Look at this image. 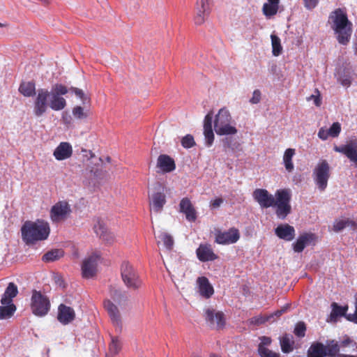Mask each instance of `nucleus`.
Instances as JSON below:
<instances>
[{
	"label": "nucleus",
	"instance_id": "nucleus-1",
	"mask_svg": "<svg viewBox=\"0 0 357 357\" xmlns=\"http://www.w3.org/2000/svg\"><path fill=\"white\" fill-rule=\"evenodd\" d=\"M329 20L332 22L331 27L337 35L338 43L347 45L352 33V23L349 20L347 13L341 8H337L330 14Z\"/></svg>",
	"mask_w": 357,
	"mask_h": 357
},
{
	"label": "nucleus",
	"instance_id": "nucleus-2",
	"mask_svg": "<svg viewBox=\"0 0 357 357\" xmlns=\"http://www.w3.org/2000/svg\"><path fill=\"white\" fill-rule=\"evenodd\" d=\"M50 228L44 220L26 221L21 228L22 238L26 245H33L44 241L49 236Z\"/></svg>",
	"mask_w": 357,
	"mask_h": 357
},
{
	"label": "nucleus",
	"instance_id": "nucleus-3",
	"mask_svg": "<svg viewBox=\"0 0 357 357\" xmlns=\"http://www.w3.org/2000/svg\"><path fill=\"white\" fill-rule=\"evenodd\" d=\"M51 303L49 297L44 293L36 289L31 291L30 309L36 317H43L50 310Z\"/></svg>",
	"mask_w": 357,
	"mask_h": 357
},
{
	"label": "nucleus",
	"instance_id": "nucleus-4",
	"mask_svg": "<svg viewBox=\"0 0 357 357\" xmlns=\"http://www.w3.org/2000/svg\"><path fill=\"white\" fill-rule=\"evenodd\" d=\"M232 119L226 108H222L216 114L214 121V128L218 135H236L238 132L235 126H231Z\"/></svg>",
	"mask_w": 357,
	"mask_h": 357
},
{
	"label": "nucleus",
	"instance_id": "nucleus-5",
	"mask_svg": "<svg viewBox=\"0 0 357 357\" xmlns=\"http://www.w3.org/2000/svg\"><path fill=\"white\" fill-rule=\"evenodd\" d=\"M121 275L124 284L131 291H136L142 285V281L137 271L128 261L122 263Z\"/></svg>",
	"mask_w": 357,
	"mask_h": 357
},
{
	"label": "nucleus",
	"instance_id": "nucleus-6",
	"mask_svg": "<svg viewBox=\"0 0 357 357\" xmlns=\"http://www.w3.org/2000/svg\"><path fill=\"white\" fill-rule=\"evenodd\" d=\"M275 195V214L278 218L284 220L291 211L290 191L288 189L278 190Z\"/></svg>",
	"mask_w": 357,
	"mask_h": 357
},
{
	"label": "nucleus",
	"instance_id": "nucleus-7",
	"mask_svg": "<svg viewBox=\"0 0 357 357\" xmlns=\"http://www.w3.org/2000/svg\"><path fill=\"white\" fill-rule=\"evenodd\" d=\"M330 177V166L326 160H321L313 170V178L318 188L323 191L328 185Z\"/></svg>",
	"mask_w": 357,
	"mask_h": 357
},
{
	"label": "nucleus",
	"instance_id": "nucleus-8",
	"mask_svg": "<svg viewBox=\"0 0 357 357\" xmlns=\"http://www.w3.org/2000/svg\"><path fill=\"white\" fill-rule=\"evenodd\" d=\"M50 92L46 89H39L33 101V112L36 117L42 116L47 110Z\"/></svg>",
	"mask_w": 357,
	"mask_h": 357
},
{
	"label": "nucleus",
	"instance_id": "nucleus-9",
	"mask_svg": "<svg viewBox=\"0 0 357 357\" xmlns=\"http://www.w3.org/2000/svg\"><path fill=\"white\" fill-rule=\"evenodd\" d=\"M239 230L236 227H231L227 231L215 229V243L219 245H229L236 243L240 238Z\"/></svg>",
	"mask_w": 357,
	"mask_h": 357
},
{
	"label": "nucleus",
	"instance_id": "nucleus-10",
	"mask_svg": "<svg viewBox=\"0 0 357 357\" xmlns=\"http://www.w3.org/2000/svg\"><path fill=\"white\" fill-rule=\"evenodd\" d=\"M70 205L66 202H59L50 210V218L52 222H59L65 220L70 213Z\"/></svg>",
	"mask_w": 357,
	"mask_h": 357
},
{
	"label": "nucleus",
	"instance_id": "nucleus-11",
	"mask_svg": "<svg viewBox=\"0 0 357 357\" xmlns=\"http://www.w3.org/2000/svg\"><path fill=\"white\" fill-rule=\"evenodd\" d=\"M252 197L255 201H256L261 208H268L273 207L274 205V197L270 194L266 189L257 188L253 191Z\"/></svg>",
	"mask_w": 357,
	"mask_h": 357
},
{
	"label": "nucleus",
	"instance_id": "nucleus-12",
	"mask_svg": "<svg viewBox=\"0 0 357 357\" xmlns=\"http://www.w3.org/2000/svg\"><path fill=\"white\" fill-rule=\"evenodd\" d=\"M333 150L344 155L351 162L357 165V139L351 140L344 145H335Z\"/></svg>",
	"mask_w": 357,
	"mask_h": 357
},
{
	"label": "nucleus",
	"instance_id": "nucleus-13",
	"mask_svg": "<svg viewBox=\"0 0 357 357\" xmlns=\"http://www.w3.org/2000/svg\"><path fill=\"white\" fill-rule=\"evenodd\" d=\"M205 319L210 327L215 329L222 328L225 324V315L222 312H215L213 309L205 310Z\"/></svg>",
	"mask_w": 357,
	"mask_h": 357
},
{
	"label": "nucleus",
	"instance_id": "nucleus-14",
	"mask_svg": "<svg viewBox=\"0 0 357 357\" xmlns=\"http://www.w3.org/2000/svg\"><path fill=\"white\" fill-rule=\"evenodd\" d=\"M99 259L100 255L98 254H93L83 261L82 265V273L83 278H91L96 275Z\"/></svg>",
	"mask_w": 357,
	"mask_h": 357
},
{
	"label": "nucleus",
	"instance_id": "nucleus-15",
	"mask_svg": "<svg viewBox=\"0 0 357 357\" xmlns=\"http://www.w3.org/2000/svg\"><path fill=\"white\" fill-rule=\"evenodd\" d=\"M166 204V196L160 185H158L157 191L150 197V208L155 213L161 212L164 205Z\"/></svg>",
	"mask_w": 357,
	"mask_h": 357
},
{
	"label": "nucleus",
	"instance_id": "nucleus-16",
	"mask_svg": "<svg viewBox=\"0 0 357 357\" xmlns=\"http://www.w3.org/2000/svg\"><path fill=\"white\" fill-rule=\"evenodd\" d=\"M210 13L208 0H197L195 6V23L197 25L202 24Z\"/></svg>",
	"mask_w": 357,
	"mask_h": 357
},
{
	"label": "nucleus",
	"instance_id": "nucleus-17",
	"mask_svg": "<svg viewBox=\"0 0 357 357\" xmlns=\"http://www.w3.org/2000/svg\"><path fill=\"white\" fill-rule=\"evenodd\" d=\"M104 307L107 312L113 325L119 331H121L122 328V321L121 314L117 306L110 300L107 299L104 301Z\"/></svg>",
	"mask_w": 357,
	"mask_h": 357
},
{
	"label": "nucleus",
	"instance_id": "nucleus-18",
	"mask_svg": "<svg viewBox=\"0 0 357 357\" xmlns=\"http://www.w3.org/2000/svg\"><path fill=\"white\" fill-rule=\"evenodd\" d=\"M196 255L202 262L212 261L218 258L209 243H201L196 250Z\"/></svg>",
	"mask_w": 357,
	"mask_h": 357
},
{
	"label": "nucleus",
	"instance_id": "nucleus-19",
	"mask_svg": "<svg viewBox=\"0 0 357 357\" xmlns=\"http://www.w3.org/2000/svg\"><path fill=\"white\" fill-rule=\"evenodd\" d=\"M93 229L96 234L107 243L112 244L114 241L115 236L114 234L107 230L105 223L99 218L96 219Z\"/></svg>",
	"mask_w": 357,
	"mask_h": 357
},
{
	"label": "nucleus",
	"instance_id": "nucleus-20",
	"mask_svg": "<svg viewBox=\"0 0 357 357\" xmlns=\"http://www.w3.org/2000/svg\"><path fill=\"white\" fill-rule=\"evenodd\" d=\"M316 235L312 233H303L301 234L295 243L292 244L295 252H301L305 248L316 241Z\"/></svg>",
	"mask_w": 357,
	"mask_h": 357
},
{
	"label": "nucleus",
	"instance_id": "nucleus-21",
	"mask_svg": "<svg viewBox=\"0 0 357 357\" xmlns=\"http://www.w3.org/2000/svg\"><path fill=\"white\" fill-rule=\"evenodd\" d=\"M75 318V310L64 304H60L58 307V321L63 325H67L72 322Z\"/></svg>",
	"mask_w": 357,
	"mask_h": 357
},
{
	"label": "nucleus",
	"instance_id": "nucleus-22",
	"mask_svg": "<svg viewBox=\"0 0 357 357\" xmlns=\"http://www.w3.org/2000/svg\"><path fill=\"white\" fill-rule=\"evenodd\" d=\"M331 312L327 319L328 322L336 323L340 317H344L347 319L349 315V314H347L349 310L348 305L341 306L337 303L333 302L331 305Z\"/></svg>",
	"mask_w": 357,
	"mask_h": 357
},
{
	"label": "nucleus",
	"instance_id": "nucleus-23",
	"mask_svg": "<svg viewBox=\"0 0 357 357\" xmlns=\"http://www.w3.org/2000/svg\"><path fill=\"white\" fill-rule=\"evenodd\" d=\"M179 211L185 214L186 219L190 222H195L197 219L196 210L188 197H184L181 200Z\"/></svg>",
	"mask_w": 357,
	"mask_h": 357
},
{
	"label": "nucleus",
	"instance_id": "nucleus-24",
	"mask_svg": "<svg viewBox=\"0 0 357 357\" xmlns=\"http://www.w3.org/2000/svg\"><path fill=\"white\" fill-rule=\"evenodd\" d=\"M156 167L163 173H169L176 169L174 160L168 155L161 154L157 159Z\"/></svg>",
	"mask_w": 357,
	"mask_h": 357
},
{
	"label": "nucleus",
	"instance_id": "nucleus-25",
	"mask_svg": "<svg viewBox=\"0 0 357 357\" xmlns=\"http://www.w3.org/2000/svg\"><path fill=\"white\" fill-rule=\"evenodd\" d=\"M73 155V147L69 142H61L54 149L53 155L57 160H64Z\"/></svg>",
	"mask_w": 357,
	"mask_h": 357
},
{
	"label": "nucleus",
	"instance_id": "nucleus-26",
	"mask_svg": "<svg viewBox=\"0 0 357 357\" xmlns=\"http://www.w3.org/2000/svg\"><path fill=\"white\" fill-rule=\"evenodd\" d=\"M275 233L278 238L287 241H291L295 237L294 227L288 224L278 225L275 229Z\"/></svg>",
	"mask_w": 357,
	"mask_h": 357
},
{
	"label": "nucleus",
	"instance_id": "nucleus-27",
	"mask_svg": "<svg viewBox=\"0 0 357 357\" xmlns=\"http://www.w3.org/2000/svg\"><path fill=\"white\" fill-rule=\"evenodd\" d=\"M326 356L330 357H357V356L340 354L342 349L341 341L338 343L335 340H331L325 346Z\"/></svg>",
	"mask_w": 357,
	"mask_h": 357
},
{
	"label": "nucleus",
	"instance_id": "nucleus-28",
	"mask_svg": "<svg viewBox=\"0 0 357 357\" xmlns=\"http://www.w3.org/2000/svg\"><path fill=\"white\" fill-rule=\"evenodd\" d=\"M199 294L206 298H209L214 293L212 285L209 283L207 278L204 276L197 278Z\"/></svg>",
	"mask_w": 357,
	"mask_h": 357
},
{
	"label": "nucleus",
	"instance_id": "nucleus-29",
	"mask_svg": "<svg viewBox=\"0 0 357 357\" xmlns=\"http://www.w3.org/2000/svg\"><path fill=\"white\" fill-rule=\"evenodd\" d=\"M18 294L17 286L14 282H9L1 298V305L13 303V300Z\"/></svg>",
	"mask_w": 357,
	"mask_h": 357
},
{
	"label": "nucleus",
	"instance_id": "nucleus-30",
	"mask_svg": "<svg viewBox=\"0 0 357 357\" xmlns=\"http://www.w3.org/2000/svg\"><path fill=\"white\" fill-rule=\"evenodd\" d=\"M279 3L280 0H268V2L263 5L264 15L267 17L276 15L279 9Z\"/></svg>",
	"mask_w": 357,
	"mask_h": 357
},
{
	"label": "nucleus",
	"instance_id": "nucleus-31",
	"mask_svg": "<svg viewBox=\"0 0 357 357\" xmlns=\"http://www.w3.org/2000/svg\"><path fill=\"white\" fill-rule=\"evenodd\" d=\"M19 92L24 97H32L35 96L37 92L36 91V84L34 82H22L19 86Z\"/></svg>",
	"mask_w": 357,
	"mask_h": 357
},
{
	"label": "nucleus",
	"instance_id": "nucleus-32",
	"mask_svg": "<svg viewBox=\"0 0 357 357\" xmlns=\"http://www.w3.org/2000/svg\"><path fill=\"white\" fill-rule=\"evenodd\" d=\"M326 347L321 342L312 344L307 350V357H325Z\"/></svg>",
	"mask_w": 357,
	"mask_h": 357
},
{
	"label": "nucleus",
	"instance_id": "nucleus-33",
	"mask_svg": "<svg viewBox=\"0 0 357 357\" xmlns=\"http://www.w3.org/2000/svg\"><path fill=\"white\" fill-rule=\"evenodd\" d=\"M50 107L54 111H60L66 106V100L64 98L50 93Z\"/></svg>",
	"mask_w": 357,
	"mask_h": 357
},
{
	"label": "nucleus",
	"instance_id": "nucleus-34",
	"mask_svg": "<svg viewBox=\"0 0 357 357\" xmlns=\"http://www.w3.org/2000/svg\"><path fill=\"white\" fill-rule=\"evenodd\" d=\"M296 154L294 149L289 148L286 149L283 155V163L286 170L288 172H292L294 169V165L292 161L293 157Z\"/></svg>",
	"mask_w": 357,
	"mask_h": 357
},
{
	"label": "nucleus",
	"instance_id": "nucleus-35",
	"mask_svg": "<svg viewBox=\"0 0 357 357\" xmlns=\"http://www.w3.org/2000/svg\"><path fill=\"white\" fill-rule=\"evenodd\" d=\"M17 310L14 303H8L0 306V320L11 318Z\"/></svg>",
	"mask_w": 357,
	"mask_h": 357
},
{
	"label": "nucleus",
	"instance_id": "nucleus-36",
	"mask_svg": "<svg viewBox=\"0 0 357 357\" xmlns=\"http://www.w3.org/2000/svg\"><path fill=\"white\" fill-rule=\"evenodd\" d=\"M64 255V251L62 249H54L47 252L42 257L44 262H52L59 259Z\"/></svg>",
	"mask_w": 357,
	"mask_h": 357
},
{
	"label": "nucleus",
	"instance_id": "nucleus-37",
	"mask_svg": "<svg viewBox=\"0 0 357 357\" xmlns=\"http://www.w3.org/2000/svg\"><path fill=\"white\" fill-rule=\"evenodd\" d=\"M351 226L354 229H357V224L349 219L335 220L333 224V231L339 232L344 229L346 227Z\"/></svg>",
	"mask_w": 357,
	"mask_h": 357
},
{
	"label": "nucleus",
	"instance_id": "nucleus-38",
	"mask_svg": "<svg viewBox=\"0 0 357 357\" xmlns=\"http://www.w3.org/2000/svg\"><path fill=\"white\" fill-rule=\"evenodd\" d=\"M293 337L289 334H284L280 339L281 349L284 353H289L293 350Z\"/></svg>",
	"mask_w": 357,
	"mask_h": 357
},
{
	"label": "nucleus",
	"instance_id": "nucleus-39",
	"mask_svg": "<svg viewBox=\"0 0 357 357\" xmlns=\"http://www.w3.org/2000/svg\"><path fill=\"white\" fill-rule=\"evenodd\" d=\"M271 45H272V53L274 56H279L282 52V47L280 43V38L275 35L272 34L271 36Z\"/></svg>",
	"mask_w": 357,
	"mask_h": 357
},
{
	"label": "nucleus",
	"instance_id": "nucleus-40",
	"mask_svg": "<svg viewBox=\"0 0 357 357\" xmlns=\"http://www.w3.org/2000/svg\"><path fill=\"white\" fill-rule=\"evenodd\" d=\"M109 294L112 299L119 305L121 304L122 301H126V295L119 289H110Z\"/></svg>",
	"mask_w": 357,
	"mask_h": 357
},
{
	"label": "nucleus",
	"instance_id": "nucleus-41",
	"mask_svg": "<svg viewBox=\"0 0 357 357\" xmlns=\"http://www.w3.org/2000/svg\"><path fill=\"white\" fill-rule=\"evenodd\" d=\"M341 346L343 351H345L346 349H349V351H354L356 342L346 335L344 337L343 340H341Z\"/></svg>",
	"mask_w": 357,
	"mask_h": 357
},
{
	"label": "nucleus",
	"instance_id": "nucleus-42",
	"mask_svg": "<svg viewBox=\"0 0 357 357\" xmlns=\"http://www.w3.org/2000/svg\"><path fill=\"white\" fill-rule=\"evenodd\" d=\"M121 349V344L118 337H113L109 344V352L114 355L117 354Z\"/></svg>",
	"mask_w": 357,
	"mask_h": 357
},
{
	"label": "nucleus",
	"instance_id": "nucleus-43",
	"mask_svg": "<svg viewBox=\"0 0 357 357\" xmlns=\"http://www.w3.org/2000/svg\"><path fill=\"white\" fill-rule=\"evenodd\" d=\"M159 238L163 242L164 245L168 249L171 250L174 245V240L172 236L167 233H162L159 236Z\"/></svg>",
	"mask_w": 357,
	"mask_h": 357
},
{
	"label": "nucleus",
	"instance_id": "nucleus-44",
	"mask_svg": "<svg viewBox=\"0 0 357 357\" xmlns=\"http://www.w3.org/2000/svg\"><path fill=\"white\" fill-rule=\"evenodd\" d=\"M69 91L68 88L61 84H56L52 86V93L57 95V96H63L66 95Z\"/></svg>",
	"mask_w": 357,
	"mask_h": 357
},
{
	"label": "nucleus",
	"instance_id": "nucleus-45",
	"mask_svg": "<svg viewBox=\"0 0 357 357\" xmlns=\"http://www.w3.org/2000/svg\"><path fill=\"white\" fill-rule=\"evenodd\" d=\"M258 351L261 357H279V354L273 352L263 345H259Z\"/></svg>",
	"mask_w": 357,
	"mask_h": 357
},
{
	"label": "nucleus",
	"instance_id": "nucleus-46",
	"mask_svg": "<svg viewBox=\"0 0 357 357\" xmlns=\"http://www.w3.org/2000/svg\"><path fill=\"white\" fill-rule=\"evenodd\" d=\"M73 115L77 119H86L88 114L86 112H84V108L81 106H75L73 109Z\"/></svg>",
	"mask_w": 357,
	"mask_h": 357
},
{
	"label": "nucleus",
	"instance_id": "nucleus-47",
	"mask_svg": "<svg viewBox=\"0 0 357 357\" xmlns=\"http://www.w3.org/2000/svg\"><path fill=\"white\" fill-rule=\"evenodd\" d=\"M181 145L185 149H190L195 145L194 137L191 135H187L181 139Z\"/></svg>",
	"mask_w": 357,
	"mask_h": 357
},
{
	"label": "nucleus",
	"instance_id": "nucleus-48",
	"mask_svg": "<svg viewBox=\"0 0 357 357\" xmlns=\"http://www.w3.org/2000/svg\"><path fill=\"white\" fill-rule=\"evenodd\" d=\"M306 326L304 322H298L294 328V334L299 337H303L305 335Z\"/></svg>",
	"mask_w": 357,
	"mask_h": 357
},
{
	"label": "nucleus",
	"instance_id": "nucleus-49",
	"mask_svg": "<svg viewBox=\"0 0 357 357\" xmlns=\"http://www.w3.org/2000/svg\"><path fill=\"white\" fill-rule=\"evenodd\" d=\"M204 135L207 146H211L214 141V133L213 129H204Z\"/></svg>",
	"mask_w": 357,
	"mask_h": 357
},
{
	"label": "nucleus",
	"instance_id": "nucleus-50",
	"mask_svg": "<svg viewBox=\"0 0 357 357\" xmlns=\"http://www.w3.org/2000/svg\"><path fill=\"white\" fill-rule=\"evenodd\" d=\"M329 135L332 137H337L341 132V125L338 122L333 123L328 129Z\"/></svg>",
	"mask_w": 357,
	"mask_h": 357
},
{
	"label": "nucleus",
	"instance_id": "nucleus-51",
	"mask_svg": "<svg viewBox=\"0 0 357 357\" xmlns=\"http://www.w3.org/2000/svg\"><path fill=\"white\" fill-rule=\"evenodd\" d=\"M213 112H209L204 118V129H212Z\"/></svg>",
	"mask_w": 357,
	"mask_h": 357
},
{
	"label": "nucleus",
	"instance_id": "nucleus-52",
	"mask_svg": "<svg viewBox=\"0 0 357 357\" xmlns=\"http://www.w3.org/2000/svg\"><path fill=\"white\" fill-rule=\"evenodd\" d=\"M355 312L353 314H349L347 320L357 324V293L355 295Z\"/></svg>",
	"mask_w": 357,
	"mask_h": 357
},
{
	"label": "nucleus",
	"instance_id": "nucleus-53",
	"mask_svg": "<svg viewBox=\"0 0 357 357\" xmlns=\"http://www.w3.org/2000/svg\"><path fill=\"white\" fill-rule=\"evenodd\" d=\"M304 6L307 10L314 9L319 3V0H303Z\"/></svg>",
	"mask_w": 357,
	"mask_h": 357
},
{
	"label": "nucleus",
	"instance_id": "nucleus-54",
	"mask_svg": "<svg viewBox=\"0 0 357 357\" xmlns=\"http://www.w3.org/2000/svg\"><path fill=\"white\" fill-rule=\"evenodd\" d=\"M261 91L259 89H256L252 93V97L250 98V102L252 104H257L261 100Z\"/></svg>",
	"mask_w": 357,
	"mask_h": 357
},
{
	"label": "nucleus",
	"instance_id": "nucleus-55",
	"mask_svg": "<svg viewBox=\"0 0 357 357\" xmlns=\"http://www.w3.org/2000/svg\"><path fill=\"white\" fill-rule=\"evenodd\" d=\"M318 137L322 140H326L328 137H331V135H329L328 129L321 128L318 132Z\"/></svg>",
	"mask_w": 357,
	"mask_h": 357
},
{
	"label": "nucleus",
	"instance_id": "nucleus-56",
	"mask_svg": "<svg viewBox=\"0 0 357 357\" xmlns=\"http://www.w3.org/2000/svg\"><path fill=\"white\" fill-rule=\"evenodd\" d=\"M69 91H71L74 93L77 97H79L80 99H82L83 101L85 100V95L84 91L76 87H70L69 89Z\"/></svg>",
	"mask_w": 357,
	"mask_h": 357
},
{
	"label": "nucleus",
	"instance_id": "nucleus-57",
	"mask_svg": "<svg viewBox=\"0 0 357 357\" xmlns=\"http://www.w3.org/2000/svg\"><path fill=\"white\" fill-rule=\"evenodd\" d=\"M317 93L318 95H311L309 98H307V100H313L316 106L319 107L321 104V100L320 98L319 91L316 89Z\"/></svg>",
	"mask_w": 357,
	"mask_h": 357
},
{
	"label": "nucleus",
	"instance_id": "nucleus-58",
	"mask_svg": "<svg viewBox=\"0 0 357 357\" xmlns=\"http://www.w3.org/2000/svg\"><path fill=\"white\" fill-rule=\"evenodd\" d=\"M267 321V319L263 317H255L250 319V323L256 325H259L265 323Z\"/></svg>",
	"mask_w": 357,
	"mask_h": 357
},
{
	"label": "nucleus",
	"instance_id": "nucleus-59",
	"mask_svg": "<svg viewBox=\"0 0 357 357\" xmlns=\"http://www.w3.org/2000/svg\"><path fill=\"white\" fill-rule=\"evenodd\" d=\"M224 202V200L221 197L215 198L212 200L210 203V206L213 208H217L220 206V205Z\"/></svg>",
	"mask_w": 357,
	"mask_h": 357
},
{
	"label": "nucleus",
	"instance_id": "nucleus-60",
	"mask_svg": "<svg viewBox=\"0 0 357 357\" xmlns=\"http://www.w3.org/2000/svg\"><path fill=\"white\" fill-rule=\"evenodd\" d=\"M62 121L64 125H66V126H69L72 123V118L67 113H63L62 115Z\"/></svg>",
	"mask_w": 357,
	"mask_h": 357
},
{
	"label": "nucleus",
	"instance_id": "nucleus-61",
	"mask_svg": "<svg viewBox=\"0 0 357 357\" xmlns=\"http://www.w3.org/2000/svg\"><path fill=\"white\" fill-rule=\"evenodd\" d=\"M339 81L344 86H349L351 84V79L349 77H340Z\"/></svg>",
	"mask_w": 357,
	"mask_h": 357
},
{
	"label": "nucleus",
	"instance_id": "nucleus-62",
	"mask_svg": "<svg viewBox=\"0 0 357 357\" xmlns=\"http://www.w3.org/2000/svg\"><path fill=\"white\" fill-rule=\"evenodd\" d=\"M271 342V339L268 337L263 336L261 337V343L259 345H263V347H265V345H269Z\"/></svg>",
	"mask_w": 357,
	"mask_h": 357
},
{
	"label": "nucleus",
	"instance_id": "nucleus-63",
	"mask_svg": "<svg viewBox=\"0 0 357 357\" xmlns=\"http://www.w3.org/2000/svg\"><path fill=\"white\" fill-rule=\"evenodd\" d=\"M286 311V307H284L282 308V310H277L275 312V315L276 317H280L282 314V313H284V312Z\"/></svg>",
	"mask_w": 357,
	"mask_h": 357
},
{
	"label": "nucleus",
	"instance_id": "nucleus-64",
	"mask_svg": "<svg viewBox=\"0 0 357 357\" xmlns=\"http://www.w3.org/2000/svg\"><path fill=\"white\" fill-rule=\"evenodd\" d=\"M210 357H220L215 354H211Z\"/></svg>",
	"mask_w": 357,
	"mask_h": 357
}]
</instances>
